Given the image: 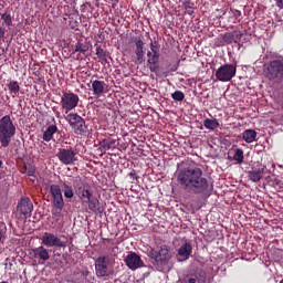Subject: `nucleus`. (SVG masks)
<instances>
[{
    "label": "nucleus",
    "instance_id": "obj_1",
    "mask_svg": "<svg viewBox=\"0 0 283 283\" xmlns=\"http://www.w3.org/2000/svg\"><path fill=\"white\" fill-rule=\"evenodd\" d=\"M177 184L186 191V193H193L195 196H211L213 191V184L205 177L202 168L196 166H186L178 168L175 174Z\"/></svg>",
    "mask_w": 283,
    "mask_h": 283
},
{
    "label": "nucleus",
    "instance_id": "obj_2",
    "mask_svg": "<svg viewBox=\"0 0 283 283\" xmlns=\"http://www.w3.org/2000/svg\"><path fill=\"white\" fill-rule=\"evenodd\" d=\"M73 188L82 205H87L88 210L92 213H103L101 200H98V198L94 196V193L92 192V186H90V184L85 179L81 177H75V179L73 180Z\"/></svg>",
    "mask_w": 283,
    "mask_h": 283
},
{
    "label": "nucleus",
    "instance_id": "obj_3",
    "mask_svg": "<svg viewBox=\"0 0 283 283\" xmlns=\"http://www.w3.org/2000/svg\"><path fill=\"white\" fill-rule=\"evenodd\" d=\"M17 134V127L12 122L10 115H4L0 118V144L1 147H8L12 140V137Z\"/></svg>",
    "mask_w": 283,
    "mask_h": 283
},
{
    "label": "nucleus",
    "instance_id": "obj_4",
    "mask_svg": "<svg viewBox=\"0 0 283 283\" xmlns=\"http://www.w3.org/2000/svg\"><path fill=\"white\" fill-rule=\"evenodd\" d=\"M147 67L154 74L160 71V44L155 41L150 42V51L147 52Z\"/></svg>",
    "mask_w": 283,
    "mask_h": 283
},
{
    "label": "nucleus",
    "instance_id": "obj_5",
    "mask_svg": "<svg viewBox=\"0 0 283 283\" xmlns=\"http://www.w3.org/2000/svg\"><path fill=\"white\" fill-rule=\"evenodd\" d=\"M65 119L73 129L74 134H77L78 136H85L87 134V125L85 124V119L77 113H70Z\"/></svg>",
    "mask_w": 283,
    "mask_h": 283
},
{
    "label": "nucleus",
    "instance_id": "obj_6",
    "mask_svg": "<svg viewBox=\"0 0 283 283\" xmlns=\"http://www.w3.org/2000/svg\"><path fill=\"white\" fill-rule=\"evenodd\" d=\"M265 76L269 81H282L283 78V59L271 61L264 70Z\"/></svg>",
    "mask_w": 283,
    "mask_h": 283
},
{
    "label": "nucleus",
    "instance_id": "obj_7",
    "mask_svg": "<svg viewBox=\"0 0 283 283\" xmlns=\"http://www.w3.org/2000/svg\"><path fill=\"white\" fill-rule=\"evenodd\" d=\"M32 211H34V203H32V199H30V197L21 198L18 201L17 216H19L20 220H28V218H32Z\"/></svg>",
    "mask_w": 283,
    "mask_h": 283
},
{
    "label": "nucleus",
    "instance_id": "obj_8",
    "mask_svg": "<svg viewBox=\"0 0 283 283\" xmlns=\"http://www.w3.org/2000/svg\"><path fill=\"white\" fill-rule=\"evenodd\" d=\"M78 150L69 148H60L57 153V158L62 165H75L78 161Z\"/></svg>",
    "mask_w": 283,
    "mask_h": 283
},
{
    "label": "nucleus",
    "instance_id": "obj_9",
    "mask_svg": "<svg viewBox=\"0 0 283 283\" xmlns=\"http://www.w3.org/2000/svg\"><path fill=\"white\" fill-rule=\"evenodd\" d=\"M237 66L234 64H224L221 65L216 72L217 81L221 83H229L233 76H235Z\"/></svg>",
    "mask_w": 283,
    "mask_h": 283
},
{
    "label": "nucleus",
    "instance_id": "obj_10",
    "mask_svg": "<svg viewBox=\"0 0 283 283\" xmlns=\"http://www.w3.org/2000/svg\"><path fill=\"white\" fill-rule=\"evenodd\" d=\"M78 94L72 92H64L61 97L62 109L65 112H72V109H76L78 107Z\"/></svg>",
    "mask_w": 283,
    "mask_h": 283
},
{
    "label": "nucleus",
    "instance_id": "obj_11",
    "mask_svg": "<svg viewBox=\"0 0 283 283\" xmlns=\"http://www.w3.org/2000/svg\"><path fill=\"white\" fill-rule=\"evenodd\" d=\"M149 258L157 264H167L171 260V253H169V247L161 245L159 250H150Z\"/></svg>",
    "mask_w": 283,
    "mask_h": 283
},
{
    "label": "nucleus",
    "instance_id": "obj_12",
    "mask_svg": "<svg viewBox=\"0 0 283 283\" xmlns=\"http://www.w3.org/2000/svg\"><path fill=\"white\" fill-rule=\"evenodd\" d=\"M95 273L97 277H107L112 270L109 269V258L98 256L95 260Z\"/></svg>",
    "mask_w": 283,
    "mask_h": 283
},
{
    "label": "nucleus",
    "instance_id": "obj_13",
    "mask_svg": "<svg viewBox=\"0 0 283 283\" xmlns=\"http://www.w3.org/2000/svg\"><path fill=\"white\" fill-rule=\"evenodd\" d=\"M41 240L44 247H55L56 249H64L65 247V242H63L61 238H59L56 234L52 232H44Z\"/></svg>",
    "mask_w": 283,
    "mask_h": 283
},
{
    "label": "nucleus",
    "instance_id": "obj_14",
    "mask_svg": "<svg viewBox=\"0 0 283 283\" xmlns=\"http://www.w3.org/2000/svg\"><path fill=\"white\" fill-rule=\"evenodd\" d=\"M124 262L130 271H136V270L143 269V266H145V262L143 261L140 255H138L136 252H129L124 258Z\"/></svg>",
    "mask_w": 283,
    "mask_h": 283
},
{
    "label": "nucleus",
    "instance_id": "obj_15",
    "mask_svg": "<svg viewBox=\"0 0 283 283\" xmlns=\"http://www.w3.org/2000/svg\"><path fill=\"white\" fill-rule=\"evenodd\" d=\"M31 260H39V264H45L50 260V251L41 245L29 251Z\"/></svg>",
    "mask_w": 283,
    "mask_h": 283
},
{
    "label": "nucleus",
    "instance_id": "obj_16",
    "mask_svg": "<svg viewBox=\"0 0 283 283\" xmlns=\"http://www.w3.org/2000/svg\"><path fill=\"white\" fill-rule=\"evenodd\" d=\"M50 193L52 196V205L53 207H65V200H63V192L61 191V186L59 185H51L50 186Z\"/></svg>",
    "mask_w": 283,
    "mask_h": 283
},
{
    "label": "nucleus",
    "instance_id": "obj_17",
    "mask_svg": "<svg viewBox=\"0 0 283 283\" xmlns=\"http://www.w3.org/2000/svg\"><path fill=\"white\" fill-rule=\"evenodd\" d=\"M191 253H193V245H191V242H184L177 250V262H187V260L191 258Z\"/></svg>",
    "mask_w": 283,
    "mask_h": 283
},
{
    "label": "nucleus",
    "instance_id": "obj_18",
    "mask_svg": "<svg viewBox=\"0 0 283 283\" xmlns=\"http://www.w3.org/2000/svg\"><path fill=\"white\" fill-rule=\"evenodd\" d=\"M135 54L137 56L136 63L137 65H143L145 62V42L140 38H135Z\"/></svg>",
    "mask_w": 283,
    "mask_h": 283
},
{
    "label": "nucleus",
    "instance_id": "obj_19",
    "mask_svg": "<svg viewBox=\"0 0 283 283\" xmlns=\"http://www.w3.org/2000/svg\"><path fill=\"white\" fill-rule=\"evenodd\" d=\"M223 43H227V45H231V43H238L240 39H242V32L241 31H232V32H226L222 35Z\"/></svg>",
    "mask_w": 283,
    "mask_h": 283
},
{
    "label": "nucleus",
    "instance_id": "obj_20",
    "mask_svg": "<svg viewBox=\"0 0 283 283\" xmlns=\"http://www.w3.org/2000/svg\"><path fill=\"white\" fill-rule=\"evenodd\" d=\"M92 83V91L94 96H97V98H101L103 94L105 93V81H99V80H94L91 82Z\"/></svg>",
    "mask_w": 283,
    "mask_h": 283
},
{
    "label": "nucleus",
    "instance_id": "obj_21",
    "mask_svg": "<svg viewBox=\"0 0 283 283\" xmlns=\"http://www.w3.org/2000/svg\"><path fill=\"white\" fill-rule=\"evenodd\" d=\"M248 178L252 182H260L261 178H264V167L252 168L248 174Z\"/></svg>",
    "mask_w": 283,
    "mask_h": 283
},
{
    "label": "nucleus",
    "instance_id": "obj_22",
    "mask_svg": "<svg viewBox=\"0 0 283 283\" xmlns=\"http://www.w3.org/2000/svg\"><path fill=\"white\" fill-rule=\"evenodd\" d=\"M7 87L12 98H15V96H19V92H21V84H19V82L11 80L8 82Z\"/></svg>",
    "mask_w": 283,
    "mask_h": 283
},
{
    "label": "nucleus",
    "instance_id": "obj_23",
    "mask_svg": "<svg viewBox=\"0 0 283 283\" xmlns=\"http://www.w3.org/2000/svg\"><path fill=\"white\" fill-rule=\"evenodd\" d=\"M95 54H96L97 59H99V63H102V65H105V63H107L109 52L104 50L101 45L96 46Z\"/></svg>",
    "mask_w": 283,
    "mask_h": 283
},
{
    "label": "nucleus",
    "instance_id": "obj_24",
    "mask_svg": "<svg viewBox=\"0 0 283 283\" xmlns=\"http://www.w3.org/2000/svg\"><path fill=\"white\" fill-rule=\"evenodd\" d=\"M56 132H59V127H56V125H50L48 126V128L44 130L43 133V140H45V143H50V140H52L54 134H56Z\"/></svg>",
    "mask_w": 283,
    "mask_h": 283
},
{
    "label": "nucleus",
    "instance_id": "obj_25",
    "mask_svg": "<svg viewBox=\"0 0 283 283\" xmlns=\"http://www.w3.org/2000/svg\"><path fill=\"white\" fill-rule=\"evenodd\" d=\"M255 138H258V132L253 130V129H245L243 133H242V139L245 142V143H255Z\"/></svg>",
    "mask_w": 283,
    "mask_h": 283
},
{
    "label": "nucleus",
    "instance_id": "obj_26",
    "mask_svg": "<svg viewBox=\"0 0 283 283\" xmlns=\"http://www.w3.org/2000/svg\"><path fill=\"white\" fill-rule=\"evenodd\" d=\"M207 280L205 279L203 275L200 274H190L186 276L181 283H205Z\"/></svg>",
    "mask_w": 283,
    "mask_h": 283
},
{
    "label": "nucleus",
    "instance_id": "obj_27",
    "mask_svg": "<svg viewBox=\"0 0 283 283\" xmlns=\"http://www.w3.org/2000/svg\"><path fill=\"white\" fill-rule=\"evenodd\" d=\"M203 127L206 129H209L210 132H216V129H218V127H220V122H218L217 118H206L203 119Z\"/></svg>",
    "mask_w": 283,
    "mask_h": 283
},
{
    "label": "nucleus",
    "instance_id": "obj_28",
    "mask_svg": "<svg viewBox=\"0 0 283 283\" xmlns=\"http://www.w3.org/2000/svg\"><path fill=\"white\" fill-rule=\"evenodd\" d=\"M61 187H62L64 197H66L69 199L74 198V189L72 188V186L67 185L66 182H62Z\"/></svg>",
    "mask_w": 283,
    "mask_h": 283
},
{
    "label": "nucleus",
    "instance_id": "obj_29",
    "mask_svg": "<svg viewBox=\"0 0 283 283\" xmlns=\"http://www.w3.org/2000/svg\"><path fill=\"white\" fill-rule=\"evenodd\" d=\"M232 160H235L238 165H242V163H244V150H242V148H237Z\"/></svg>",
    "mask_w": 283,
    "mask_h": 283
},
{
    "label": "nucleus",
    "instance_id": "obj_30",
    "mask_svg": "<svg viewBox=\"0 0 283 283\" xmlns=\"http://www.w3.org/2000/svg\"><path fill=\"white\" fill-rule=\"evenodd\" d=\"M22 174H25L27 176L34 178V174H36V168L30 164L24 165L22 168Z\"/></svg>",
    "mask_w": 283,
    "mask_h": 283
},
{
    "label": "nucleus",
    "instance_id": "obj_31",
    "mask_svg": "<svg viewBox=\"0 0 283 283\" xmlns=\"http://www.w3.org/2000/svg\"><path fill=\"white\" fill-rule=\"evenodd\" d=\"M116 142L112 140V139H104L101 142V149L102 151H109V149H112V146L115 144Z\"/></svg>",
    "mask_w": 283,
    "mask_h": 283
},
{
    "label": "nucleus",
    "instance_id": "obj_32",
    "mask_svg": "<svg viewBox=\"0 0 283 283\" xmlns=\"http://www.w3.org/2000/svg\"><path fill=\"white\" fill-rule=\"evenodd\" d=\"M193 2H191V0H185L182 2V8L184 10H186V12L191 17V14H193Z\"/></svg>",
    "mask_w": 283,
    "mask_h": 283
},
{
    "label": "nucleus",
    "instance_id": "obj_33",
    "mask_svg": "<svg viewBox=\"0 0 283 283\" xmlns=\"http://www.w3.org/2000/svg\"><path fill=\"white\" fill-rule=\"evenodd\" d=\"M171 98L172 101H175L176 103H182V101H185V93L182 91H175L171 94Z\"/></svg>",
    "mask_w": 283,
    "mask_h": 283
},
{
    "label": "nucleus",
    "instance_id": "obj_34",
    "mask_svg": "<svg viewBox=\"0 0 283 283\" xmlns=\"http://www.w3.org/2000/svg\"><path fill=\"white\" fill-rule=\"evenodd\" d=\"M76 52H80L81 54H85V52H87V46L85 44H83L81 41H78L75 44V49L73 51V54H76Z\"/></svg>",
    "mask_w": 283,
    "mask_h": 283
},
{
    "label": "nucleus",
    "instance_id": "obj_35",
    "mask_svg": "<svg viewBox=\"0 0 283 283\" xmlns=\"http://www.w3.org/2000/svg\"><path fill=\"white\" fill-rule=\"evenodd\" d=\"M7 232H8V227H6V223L0 222V244H3V242H6Z\"/></svg>",
    "mask_w": 283,
    "mask_h": 283
},
{
    "label": "nucleus",
    "instance_id": "obj_36",
    "mask_svg": "<svg viewBox=\"0 0 283 283\" xmlns=\"http://www.w3.org/2000/svg\"><path fill=\"white\" fill-rule=\"evenodd\" d=\"M1 20L3 21V25H7V28H12V17L10 14L2 13Z\"/></svg>",
    "mask_w": 283,
    "mask_h": 283
},
{
    "label": "nucleus",
    "instance_id": "obj_37",
    "mask_svg": "<svg viewBox=\"0 0 283 283\" xmlns=\"http://www.w3.org/2000/svg\"><path fill=\"white\" fill-rule=\"evenodd\" d=\"M179 65H180V60H178V61H171V62L167 65V70L170 71V72H177Z\"/></svg>",
    "mask_w": 283,
    "mask_h": 283
},
{
    "label": "nucleus",
    "instance_id": "obj_38",
    "mask_svg": "<svg viewBox=\"0 0 283 283\" xmlns=\"http://www.w3.org/2000/svg\"><path fill=\"white\" fill-rule=\"evenodd\" d=\"M63 208L64 207H53V210H52V216L53 218H55L56 220H59V218H61V212L63 211Z\"/></svg>",
    "mask_w": 283,
    "mask_h": 283
},
{
    "label": "nucleus",
    "instance_id": "obj_39",
    "mask_svg": "<svg viewBox=\"0 0 283 283\" xmlns=\"http://www.w3.org/2000/svg\"><path fill=\"white\" fill-rule=\"evenodd\" d=\"M273 187H277L279 189H283L282 180L275 178L274 181H273Z\"/></svg>",
    "mask_w": 283,
    "mask_h": 283
},
{
    "label": "nucleus",
    "instance_id": "obj_40",
    "mask_svg": "<svg viewBox=\"0 0 283 283\" xmlns=\"http://www.w3.org/2000/svg\"><path fill=\"white\" fill-rule=\"evenodd\" d=\"M112 3V8L116 9L119 0H108Z\"/></svg>",
    "mask_w": 283,
    "mask_h": 283
},
{
    "label": "nucleus",
    "instance_id": "obj_41",
    "mask_svg": "<svg viewBox=\"0 0 283 283\" xmlns=\"http://www.w3.org/2000/svg\"><path fill=\"white\" fill-rule=\"evenodd\" d=\"M6 36V28L0 27V39H3Z\"/></svg>",
    "mask_w": 283,
    "mask_h": 283
},
{
    "label": "nucleus",
    "instance_id": "obj_42",
    "mask_svg": "<svg viewBox=\"0 0 283 283\" xmlns=\"http://www.w3.org/2000/svg\"><path fill=\"white\" fill-rule=\"evenodd\" d=\"M82 275L83 277H88V275H92V272H90L88 270H84L82 271Z\"/></svg>",
    "mask_w": 283,
    "mask_h": 283
},
{
    "label": "nucleus",
    "instance_id": "obj_43",
    "mask_svg": "<svg viewBox=\"0 0 283 283\" xmlns=\"http://www.w3.org/2000/svg\"><path fill=\"white\" fill-rule=\"evenodd\" d=\"M276 8L283 10V0H276Z\"/></svg>",
    "mask_w": 283,
    "mask_h": 283
},
{
    "label": "nucleus",
    "instance_id": "obj_44",
    "mask_svg": "<svg viewBox=\"0 0 283 283\" xmlns=\"http://www.w3.org/2000/svg\"><path fill=\"white\" fill-rule=\"evenodd\" d=\"M242 15V12L241 11H239V10H235L234 11V17H241Z\"/></svg>",
    "mask_w": 283,
    "mask_h": 283
},
{
    "label": "nucleus",
    "instance_id": "obj_45",
    "mask_svg": "<svg viewBox=\"0 0 283 283\" xmlns=\"http://www.w3.org/2000/svg\"><path fill=\"white\" fill-rule=\"evenodd\" d=\"M6 54V49H1L0 56H3Z\"/></svg>",
    "mask_w": 283,
    "mask_h": 283
},
{
    "label": "nucleus",
    "instance_id": "obj_46",
    "mask_svg": "<svg viewBox=\"0 0 283 283\" xmlns=\"http://www.w3.org/2000/svg\"><path fill=\"white\" fill-rule=\"evenodd\" d=\"M1 167H3V161H1V159H0V169H1Z\"/></svg>",
    "mask_w": 283,
    "mask_h": 283
},
{
    "label": "nucleus",
    "instance_id": "obj_47",
    "mask_svg": "<svg viewBox=\"0 0 283 283\" xmlns=\"http://www.w3.org/2000/svg\"><path fill=\"white\" fill-rule=\"evenodd\" d=\"M280 283H283V279L280 281Z\"/></svg>",
    "mask_w": 283,
    "mask_h": 283
},
{
    "label": "nucleus",
    "instance_id": "obj_48",
    "mask_svg": "<svg viewBox=\"0 0 283 283\" xmlns=\"http://www.w3.org/2000/svg\"><path fill=\"white\" fill-rule=\"evenodd\" d=\"M72 28V30H74V27H71Z\"/></svg>",
    "mask_w": 283,
    "mask_h": 283
}]
</instances>
